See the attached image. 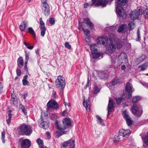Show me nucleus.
Masks as SVG:
<instances>
[{
  "instance_id": "nucleus-23",
  "label": "nucleus",
  "mask_w": 148,
  "mask_h": 148,
  "mask_svg": "<svg viewBox=\"0 0 148 148\" xmlns=\"http://www.w3.org/2000/svg\"><path fill=\"white\" fill-rule=\"evenodd\" d=\"M83 105L86 108L87 111L89 112L90 110V106L89 102H86L85 99L84 100Z\"/></svg>"
},
{
  "instance_id": "nucleus-19",
  "label": "nucleus",
  "mask_w": 148,
  "mask_h": 148,
  "mask_svg": "<svg viewBox=\"0 0 148 148\" xmlns=\"http://www.w3.org/2000/svg\"><path fill=\"white\" fill-rule=\"evenodd\" d=\"M39 21L40 25L41 35L43 37L45 35L46 31V28L45 26V23L42 20L41 18H40Z\"/></svg>"
},
{
  "instance_id": "nucleus-10",
  "label": "nucleus",
  "mask_w": 148,
  "mask_h": 148,
  "mask_svg": "<svg viewBox=\"0 0 148 148\" xmlns=\"http://www.w3.org/2000/svg\"><path fill=\"white\" fill-rule=\"evenodd\" d=\"M75 141L72 139L64 142L61 145V148H75Z\"/></svg>"
},
{
  "instance_id": "nucleus-41",
  "label": "nucleus",
  "mask_w": 148,
  "mask_h": 148,
  "mask_svg": "<svg viewBox=\"0 0 148 148\" xmlns=\"http://www.w3.org/2000/svg\"><path fill=\"white\" fill-rule=\"evenodd\" d=\"M24 43L26 46L27 47V48L30 50L32 49L33 48L34 46H30L29 44L27 43L26 42H24Z\"/></svg>"
},
{
  "instance_id": "nucleus-56",
  "label": "nucleus",
  "mask_w": 148,
  "mask_h": 148,
  "mask_svg": "<svg viewBox=\"0 0 148 148\" xmlns=\"http://www.w3.org/2000/svg\"><path fill=\"white\" fill-rule=\"evenodd\" d=\"M57 133L58 134L57 136L58 137H60V136L62 135V134H64V133H61V132H59L58 131L57 132Z\"/></svg>"
},
{
  "instance_id": "nucleus-37",
  "label": "nucleus",
  "mask_w": 148,
  "mask_h": 148,
  "mask_svg": "<svg viewBox=\"0 0 148 148\" xmlns=\"http://www.w3.org/2000/svg\"><path fill=\"white\" fill-rule=\"evenodd\" d=\"M140 98V97L138 96L134 97L133 98L132 102L133 103H135L137 102Z\"/></svg>"
},
{
  "instance_id": "nucleus-13",
  "label": "nucleus",
  "mask_w": 148,
  "mask_h": 148,
  "mask_svg": "<svg viewBox=\"0 0 148 148\" xmlns=\"http://www.w3.org/2000/svg\"><path fill=\"white\" fill-rule=\"evenodd\" d=\"M122 115L126 121L128 126L131 125L133 123L132 118L129 116L128 112L125 110L122 112Z\"/></svg>"
},
{
  "instance_id": "nucleus-53",
  "label": "nucleus",
  "mask_w": 148,
  "mask_h": 148,
  "mask_svg": "<svg viewBox=\"0 0 148 148\" xmlns=\"http://www.w3.org/2000/svg\"><path fill=\"white\" fill-rule=\"evenodd\" d=\"M49 22L52 25H53L55 23V20L52 18L50 19Z\"/></svg>"
},
{
  "instance_id": "nucleus-50",
  "label": "nucleus",
  "mask_w": 148,
  "mask_h": 148,
  "mask_svg": "<svg viewBox=\"0 0 148 148\" xmlns=\"http://www.w3.org/2000/svg\"><path fill=\"white\" fill-rule=\"evenodd\" d=\"M22 82L24 86L27 85L28 83V81L27 80L23 79Z\"/></svg>"
},
{
  "instance_id": "nucleus-60",
  "label": "nucleus",
  "mask_w": 148,
  "mask_h": 148,
  "mask_svg": "<svg viewBox=\"0 0 148 148\" xmlns=\"http://www.w3.org/2000/svg\"><path fill=\"white\" fill-rule=\"evenodd\" d=\"M97 0H92V3L91 5H92L93 4H94L95 3Z\"/></svg>"
},
{
  "instance_id": "nucleus-49",
  "label": "nucleus",
  "mask_w": 148,
  "mask_h": 148,
  "mask_svg": "<svg viewBox=\"0 0 148 148\" xmlns=\"http://www.w3.org/2000/svg\"><path fill=\"white\" fill-rule=\"evenodd\" d=\"M145 55H143L142 56H141L138 59V60H140L141 62L145 59Z\"/></svg>"
},
{
  "instance_id": "nucleus-42",
  "label": "nucleus",
  "mask_w": 148,
  "mask_h": 148,
  "mask_svg": "<svg viewBox=\"0 0 148 148\" xmlns=\"http://www.w3.org/2000/svg\"><path fill=\"white\" fill-rule=\"evenodd\" d=\"M123 99V98L122 97H120L116 98H115V99L116 100V102L117 103H120L121 102Z\"/></svg>"
},
{
  "instance_id": "nucleus-2",
  "label": "nucleus",
  "mask_w": 148,
  "mask_h": 148,
  "mask_svg": "<svg viewBox=\"0 0 148 148\" xmlns=\"http://www.w3.org/2000/svg\"><path fill=\"white\" fill-rule=\"evenodd\" d=\"M110 40V43L107 47L106 52L108 53H112L115 51L116 48L118 49L122 47V42L111 38Z\"/></svg>"
},
{
  "instance_id": "nucleus-18",
  "label": "nucleus",
  "mask_w": 148,
  "mask_h": 148,
  "mask_svg": "<svg viewBox=\"0 0 148 148\" xmlns=\"http://www.w3.org/2000/svg\"><path fill=\"white\" fill-rule=\"evenodd\" d=\"M38 123L39 126L44 129H47L49 128V125L48 123L43 121L42 118L39 119Z\"/></svg>"
},
{
  "instance_id": "nucleus-25",
  "label": "nucleus",
  "mask_w": 148,
  "mask_h": 148,
  "mask_svg": "<svg viewBox=\"0 0 148 148\" xmlns=\"http://www.w3.org/2000/svg\"><path fill=\"white\" fill-rule=\"evenodd\" d=\"M12 98L11 100L12 103L14 105L17 104L16 97L14 93H13L11 95Z\"/></svg>"
},
{
  "instance_id": "nucleus-33",
  "label": "nucleus",
  "mask_w": 148,
  "mask_h": 148,
  "mask_svg": "<svg viewBox=\"0 0 148 148\" xmlns=\"http://www.w3.org/2000/svg\"><path fill=\"white\" fill-rule=\"evenodd\" d=\"M25 62L27 63L29 59V52H27V51H25Z\"/></svg>"
},
{
  "instance_id": "nucleus-26",
  "label": "nucleus",
  "mask_w": 148,
  "mask_h": 148,
  "mask_svg": "<svg viewBox=\"0 0 148 148\" xmlns=\"http://www.w3.org/2000/svg\"><path fill=\"white\" fill-rule=\"evenodd\" d=\"M148 66V63H144L142 65H140L138 68L140 71H143L146 69Z\"/></svg>"
},
{
  "instance_id": "nucleus-47",
  "label": "nucleus",
  "mask_w": 148,
  "mask_h": 148,
  "mask_svg": "<svg viewBox=\"0 0 148 148\" xmlns=\"http://www.w3.org/2000/svg\"><path fill=\"white\" fill-rule=\"evenodd\" d=\"M137 36L138 38L136 39L137 41H140V36L139 29H138L137 31Z\"/></svg>"
},
{
  "instance_id": "nucleus-1",
  "label": "nucleus",
  "mask_w": 148,
  "mask_h": 148,
  "mask_svg": "<svg viewBox=\"0 0 148 148\" xmlns=\"http://www.w3.org/2000/svg\"><path fill=\"white\" fill-rule=\"evenodd\" d=\"M115 54L111 57L112 65L116 64L117 66L122 64H126L128 62L127 56L124 53H122L119 54L118 53H116Z\"/></svg>"
},
{
  "instance_id": "nucleus-61",
  "label": "nucleus",
  "mask_w": 148,
  "mask_h": 148,
  "mask_svg": "<svg viewBox=\"0 0 148 148\" xmlns=\"http://www.w3.org/2000/svg\"><path fill=\"white\" fill-rule=\"evenodd\" d=\"M28 77V76L27 75H25L23 77V79L27 80V78Z\"/></svg>"
},
{
  "instance_id": "nucleus-32",
  "label": "nucleus",
  "mask_w": 148,
  "mask_h": 148,
  "mask_svg": "<svg viewBox=\"0 0 148 148\" xmlns=\"http://www.w3.org/2000/svg\"><path fill=\"white\" fill-rule=\"evenodd\" d=\"M142 139L145 144L146 145H148V134L145 137H143Z\"/></svg>"
},
{
  "instance_id": "nucleus-5",
  "label": "nucleus",
  "mask_w": 148,
  "mask_h": 148,
  "mask_svg": "<svg viewBox=\"0 0 148 148\" xmlns=\"http://www.w3.org/2000/svg\"><path fill=\"white\" fill-rule=\"evenodd\" d=\"M18 130L19 134L27 136L30 135L32 131V129L30 126L24 124L21 125Z\"/></svg>"
},
{
  "instance_id": "nucleus-59",
  "label": "nucleus",
  "mask_w": 148,
  "mask_h": 148,
  "mask_svg": "<svg viewBox=\"0 0 148 148\" xmlns=\"http://www.w3.org/2000/svg\"><path fill=\"white\" fill-rule=\"evenodd\" d=\"M64 105L65 106H71V104L70 103H67L66 102H64Z\"/></svg>"
},
{
  "instance_id": "nucleus-35",
  "label": "nucleus",
  "mask_w": 148,
  "mask_h": 148,
  "mask_svg": "<svg viewBox=\"0 0 148 148\" xmlns=\"http://www.w3.org/2000/svg\"><path fill=\"white\" fill-rule=\"evenodd\" d=\"M121 138L120 137V136H115L113 138V139L114 142L117 143L120 140Z\"/></svg>"
},
{
  "instance_id": "nucleus-62",
  "label": "nucleus",
  "mask_w": 148,
  "mask_h": 148,
  "mask_svg": "<svg viewBox=\"0 0 148 148\" xmlns=\"http://www.w3.org/2000/svg\"><path fill=\"white\" fill-rule=\"evenodd\" d=\"M125 68V66L124 65H123L121 66V69L122 70H124Z\"/></svg>"
},
{
  "instance_id": "nucleus-7",
  "label": "nucleus",
  "mask_w": 148,
  "mask_h": 148,
  "mask_svg": "<svg viewBox=\"0 0 148 148\" xmlns=\"http://www.w3.org/2000/svg\"><path fill=\"white\" fill-rule=\"evenodd\" d=\"M55 82L56 87L59 88L60 89H62L63 93V90L64 88L65 85L64 78L61 76H59L56 80Z\"/></svg>"
},
{
  "instance_id": "nucleus-39",
  "label": "nucleus",
  "mask_w": 148,
  "mask_h": 148,
  "mask_svg": "<svg viewBox=\"0 0 148 148\" xmlns=\"http://www.w3.org/2000/svg\"><path fill=\"white\" fill-rule=\"evenodd\" d=\"M143 14L145 18L148 19V9L146 8L144 11Z\"/></svg>"
},
{
  "instance_id": "nucleus-55",
  "label": "nucleus",
  "mask_w": 148,
  "mask_h": 148,
  "mask_svg": "<svg viewBox=\"0 0 148 148\" xmlns=\"http://www.w3.org/2000/svg\"><path fill=\"white\" fill-rule=\"evenodd\" d=\"M3 85L2 83L0 82V94L1 93V92L2 91V90L3 88Z\"/></svg>"
},
{
  "instance_id": "nucleus-16",
  "label": "nucleus",
  "mask_w": 148,
  "mask_h": 148,
  "mask_svg": "<svg viewBox=\"0 0 148 148\" xmlns=\"http://www.w3.org/2000/svg\"><path fill=\"white\" fill-rule=\"evenodd\" d=\"M21 148H29L31 146V142L27 139H22L21 143Z\"/></svg>"
},
{
  "instance_id": "nucleus-12",
  "label": "nucleus",
  "mask_w": 148,
  "mask_h": 148,
  "mask_svg": "<svg viewBox=\"0 0 148 148\" xmlns=\"http://www.w3.org/2000/svg\"><path fill=\"white\" fill-rule=\"evenodd\" d=\"M125 90L127 92V98L130 99L132 97V93L134 90L132 85L129 83H127L126 85Z\"/></svg>"
},
{
  "instance_id": "nucleus-38",
  "label": "nucleus",
  "mask_w": 148,
  "mask_h": 148,
  "mask_svg": "<svg viewBox=\"0 0 148 148\" xmlns=\"http://www.w3.org/2000/svg\"><path fill=\"white\" fill-rule=\"evenodd\" d=\"M100 90L99 88L95 86L93 88V92L94 94H97L99 93Z\"/></svg>"
},
{
  "instance_id": "nucleus-34",
  "label": "nucleus",
  "mask_w": 148,
  "mask_h": 148,
  "mask_svg": "<svg viewBox=\"0 0 148 148\" xmlns=\"http://www.w3.org/2000/svg\"><path fill=\"white\" fill-rule=\"evenodd\" d=\"M28 32L32 34V35L34 36L35 38H36V34L35 33L32 27H29L28 29Z\"/></svg>"
},
{
  "instance_id": "nucleus-24",
  "label": "nucleus",
  "mask_w": 148,
  "mask_h": 148,
  "mask_svg": "<svg viewBox=\"0 0 148 148\" xmlns=\"http://www.w3.org/2000/svg\"><path fill=\"white\" fill-rule=\"evenodd\" d=\"M28 25V23L27 22L23 21L20 25L19 27L21 30L23 31L26 27H27Z\"/></svg>"
},
{
  "instance_id": "nucleus-8",
  "label": "nucleus",
  "mask_w": 148,
  "mask_h": 148,
  "mask_svg": "<svg viewBox=\"0 0 148 148\" xmlns=\"http://www.w3.org/2000/svg\"><path fill=\"white\" fill-rule=\"evenodd\" d=\"M142 14V10L139 9L137 10H133L130 14V18L133 21L135 19L139 20L141 18V16Z\"/></svg>"
},
{
  "instance_id": "nucleus-20",
  "label": "nucleus",
  "mask_w": 148,
  "mask_h": 148,
  "mask_svg": "<svg viewBox=\"0 0 148 148\" xmlns=\"http://www.w3.org/2000/svg\"><path fill=\"white\" fill-rule=\"evenodd\" d=\"M113 108V102L112 100L110 99H109V103L108 104V116L110 114L109 112H111L112 109Z\"/></svg>"
},
{
  "instance_id": "nucleus-44",
  "label": "nucleus",
  "mask_w": 148,
  "mask_h": 148,
  "mask_svg": "<svg viewBox=\"0 0 148 148\" xmlns=\"http://www.w3.org/2000/svg\"><path fill=\"white\" fill-rule=\"evenodd\" d=\"M96 117L98 119V122L100 123H101L102 122V121L101 117L98 115H96Z\"/></svg>"
},
{
  "instance_id": "nucleus-27",
  "label": "nucleus",
  "mask_w": 148,
  "mask_h": 148,
  "mask_svg": "<svg viewBox=\"0 0 148 148\" xmlns=\"http://www.w3.org/2000/svg\"><path fill=\"white\" fill-rule=\"evenodd\" d=\"M126 27L127 26L126 25L123 24L121 25L119 28L118 32H123Z\"/></svg>"
},
{
  "instance_id": "nucleus-51",
  "label": "nucleus",
  "mask_w": 148,
  "mask_h": 148,
  "mask_svg": "<svg viewBox=\"0 0 148 148\" xmlns=\"http://www.w3.org/2000/svg\"><path fill=\"white\" fill-rule=\"evenodd\" d=\"M27 63L25 62L24 66V70H26L27 73L28 72V68H27Z\"/></svg>"
},
{
  "instance_id": "nucleus-36",
  "label": "nucleus",
  "mask_w": 148,
  "mask_h": 148,
  "mask_svg": "<svg viewBox=\"0 0 148 148\" xmlns=\"http://www.w3.org/2000/svg\"><path fill=\"white\" fill-rule=\"evenodd\" d=\"M37 142L40 148L41 147H42L43 146V141L40 139L38 138L37 139Z\"/></svg>"
},
{
  "instance_id": "nucleus-15",
  "label": "nucleus",
  "mask_w": 148,
  "mask_h": 148,
  "mask_svg": "<svg viewBox=\"0 0 148 148\" xmlns=\"http://www.w3.org/2000/svg\"><path fill=\"white\" fill-rule=\"evenodd\" d=\"M108 39L107 37L103 36L98 37L97 39V42L98 45H105L107 44Z\"/></svg>"
},
{
  "instance_id": "nucleus-58",
  "label": "nucleus",
  "mask_w": 148,
  "mask_h": 148,
  "mask_svg": "<svg viewBox=\"0 0 148 148\" xmlns=\"http://www.w3.org/2000/svg\"><path fill=\"white\" fill-rule=\"evenodd\" d=\"M56 93L55 91H53L52 93V96L53 98H56Z\"/></svg>"
},
{
  "instance_id": "nucleus-64",
  "label": "nucleus",
  "mask_w": 148,
  "mask_h": 148,
  "mask_svg": "<svg viewBox=\"0 0 148 148\" xmlns=\"http://www.w3.org/2000/svg\"><path fill=\"white\" fill-rule=\"evenodd\" d=\"M36 53L37 54H38L39 53V50H37L36 51Z\"/></svg>"
},
{
  "instance_id": "nucleus-43",
  "label": "nucleus",
  "mask_w": 148,
  "mask_h": 148,
  "mask_svg": "<svg viewBox=\"0 0 148 148\" xmlns=\"http://www.w3.org/2000/svg\"><path fill=\"white\" fill-rule=\"evenodd\" d=\"M57 116L56 114H53L51 115V118L52 120H54L57 119Z\"/></svg>"
},
{
  "instance_id": "nucleus-6",
  "label": "nucleus",
  "mask_w": 148,
  "mask_h": 148,
  "mask_svg": "<svg viewBox=\"0 0 148 148\" xmlns=\"http://www.w3.org/2000/svg\"><path fill=\"white\" fill-rule=\"evenodd\" d=\"M91 53L93 58L96 59H99L102 58L101 54L97 49V46L96 44H92L90 45Z\"/></svg>"
},
{
  "instance_id": "nucleus-54",
  "label": "nucleus",
  "mask_w": 148,
  "mask_h": 148,
  "mask_svg": "<svg viewBox=\"0 0 148 148\" xmlns=\"http://www.w3.org/2000/svg\"><path fill=\"white\" fill-rule=\"evenodd\" d=\"M91 4H90L89 3H85L84 5V8H88V6H91L92 5H91Z\"/></svg>"
},
{
  "instance_id": "nucleus-11",
  "label": "nucleus",
  "mask_w": 148,
  "mask_h": 148,
  "mask_svg": "<svg viewBox=\"0 0 148 148\" xmlns=\"http://www.w3.org/2000/svg\"><path fill=\"white\" fill-rule=\"evenodd\" d=\"M131 110L133 113L137 116H140L142 114V109L140 106L134 105L132 107Z\"/></svg>"
},
{
  "instance_id": "nucleus-63",
  "label": "nucleus",
  "mask_w": 148,
  "mask_h": 148,
  "mask_svg": "<svg viewBox=\"0 0 148 148\" xmlns=\"http://www.w3.org/2000/svg\"><path fill=\"white\" fill-rule=\"evenodd\" d=\"M65 113V111L64 110V111L62 113V115H63V116H64Z\"/></svg>"
},
{
  "instance_id": "nucleus-31",
  "label": "nucleus",
  "mask_w": 148,
  "mask_h": 148,
  "mask_svg": "<svg viewBox=\"0 0 148 148\" xmlns=\"http://www.w3.org/2000/svg\"><path fill=\"white\" fill-rule=\"evenodd\" d=\"M120 82V79L117 77H115L112 82V84L113 85L116 84Z\"/></svg>"
},
{
  "instance_id": "nucleus-30",
  "label": "nucleus",
  "mask_w": 148,
  "mask_h": 148,
  "mask_svg": "<svg viewBox=\"0 0 148 148\" xmlns=\"http://www.w3.org/2000/svg\"><path fill=\"white\" fill-rule=\"evenodd\" d=\"M128 27L130 30H132L135 28V25L133 21L130 22L128 24Z\"/></svg>"
},
{
  "instance_id": "nucleus-29",
  "label": "nucleus",
  "mask_w": 148,
  "mask_h": 148,
  "mask_svg": "<svg viewBox=\"0 0 148 148\" xmlns=\"http://www.w3.org/2000/svg\"><path fill=\"white\" fill-rule=\"evenodd\" d=\"M8 112H9V114H8V119H7L6 121H7V123L8 125H9L11 122V119L12 115L11 114V112H12L11 110H9Z\"/></svg>"
},
{
  "instance_id": "nucleus-17",
  "label": "nucleus",
  "mask_w": 148,
  "mask_h": 148,
  "mask_svg": "<svg viewBox=\"0 0 148 148\" xmlns=\"http://www.w3.org/2000/svg\"><path fill=\"white\" fill-rule=\"evenodd\" d=\"M131 132L130 130H125L123 129L120 130L119 131V134L120 136H122L124 137V139L127 138L128 136L130 134Z\"/></svg>"
},
{
  "instance_id": "nucleus-21",
  "label": "nucleus",
  "mask_w": 148,
  "mask_h": 148,
  "mask_svg": "<svg viewBox=\"0 0 148 148\" xmlns=\"http://www.w3.org/2000/svg\"><path fill=\"white\" fill-rule=\"evenodd\" d=\"M108 0H98L96 3V6H101L102 7L105 6L107 3Z\"/></svg>"
},
{
  "instance_id": "nucleus-52",
  "label": "nucleus",
  "mask_w": 148,
  "mask_h": 148,
  "mask_svg": "<svg viewBox=\"0 0 148 148\" xmlns=\"http://www.w3.org/2000/svg\"><path fill=\"white\" fill-rule=\"evenodd\" d=\"M16 74L18 76H20L21 74V70L19 69H17L16 70Z\"/></svg>"
},
{
  "instance_id": "nucleus-46",
  "label": "nucleus",
  "mask_w": 148,
  "mask_h": 148,
  "mask_svg": "<svg viewBox=\"0 0 148 148\" xmlns=\"http://www.w3.org/2000/svg\"><path fill=\"white\" fill-rule=\"evenodd\" d=\"M5 132L4 131H3L1 134V138L2 141L3 143H4L5 142V140H4L5 138Z\"/></svg>"
},
{
  "instance_id": "nucleus-28",
  "label": "nucleus",
  "mask_w": 148,
  "mask_h": 148,
  "mask_svg": "<svg viewBox=\"0 0 148 148\" xmlns=\"http://www.w3.org/2000/svg\"><path fill=\"white\" fill-rule=\"evenodd\" d=\"M84 22L86 24L88 25L89 26L92 27L93 26L92 23L90 21V19L88 18H87L84 19Z\"/></svg>"
},
{
  "instance_id": "nucleus-14",
  "label": "nucleus",
  "mask_w": 148,
  "mask_h": 148,
  "mask_svg": "<svg viewBox=\"0 0 148 148\" xmlns=\"http://www.w3.org/2000/svg\"><path fill=\"white\" fill-rule=\"evenodd\" d=\"M47 106L48 110L51 108L57 109L59 108L58 103L53 99L50 100L47 103Z\"/></svg>"
},
{
  "instance_id": "nucleus-4",
  "label": "nucleus",
  "mask_w": 148,
  "mask_h": 148,
  "mask_svg": "<svg viewBox=\"0 0 148 148\" xmlns=\"http://www.w3.org/2000/svg\"><path fill=\"white\" fill-rule=\"evenodd\" d=\"M64 127H62L60 125V122L56 121L55 122L56 126L59 130H64L67 128L71 126V122L70 119L69 118H65L62 120Z\"/></svg>"
},
{
  "instance_id": "nucleus-48",
  "label": "nucleus",
  "mask_w": 148,
  "mask_h": 148,
  "mask_svg": "<svg viewBox=\"0 0 148 148\" xmlns=\"http://www.w3.org/2000/svg\"><path fill=\"white\" fill-rule=\"evenodd\" d=\"M65 46L66 48L69 49H70L71 48V45L68 42H65Z\"/></svg>"
},
{
  "instance_id": "nucleus-40",
  "label": "nucleus",
  "mask_w": 148,
  "mask_h": 148,
  "mask_svg": "<svg viewBox=\"0 0 148 148\" xmlns=\"http://www.w3.org/2000/svg\"><path fill=\"white\" fill-rule=\"evenodd\" d=\"M20 108L21 109L22 112L25 114H26L27 113V112L25 107L22 105H20Z\"/></svg>"
},
{
  "instance_id": "nucleus-45",
  "label": "nucleus",
  "mask_w": 148,
  "mask_h": 148,
  "mask_svg": "<svg viewBox=\"0 0 148 148\" xmlns=\"http://www.w3.org/2000/svg\"><path fill=\"white\" fill-rule=\"evenodd\" d=\"M82 29L85 34L87 35L90 34V32L88 30V29H85L83 27L82 28Z\"/></svg>"
},
{
  "instance_id": "nucleus-9",
  "label": "nucleus",
  "mask_w": 148,
  "mask_h": 148,
  "mask_svg": "<svg viewBox=\"0 0 148 148\" xmlns=\"http://www.w3.org/2000/svg\"><path fill=\"white\" fill-rule=\"evenodd\" d=\"M41 4V8L42 13L46 16H48L50 13V7L47 3V1L45 2L42 0Z\"/></svg>"
},
{
  "instance_id": "nucleus-57",
  "label": "nucleus",
  "mask_w": 148,
  "mask_h": 148,
  "mask_svg": "<svg viewBox=\"0 0 148 148\" xmlns=\"http://www.w3.org/2000/svg\"><path fill=\"white\" fill-rule=\"evenodd\" d=\"M46 135L48 137V138L49 139L50 138H51L50 134L49 132H47L46 133Z\"/></svg>"
},
{
  "instance_id": "nucleus-3",
  "label": "nucleus",
  "mask_w": 148,
  "mask_h": 148,
  "mask_svg": "<svg viewBox=\"0 0 148 148\" xmlns=\"http://www.w3.org/2000/svg\"><path fill=\"white\" fill-rule=\"evenodd\" d=\"M128 0H116L117 3L116 4V14L119 16L122 17L123 18H125L126 14L124 9L121 7L124 5Z\"/></svg>"
},
{
  "instance_id": "nucleus-22",
  "label": "nucleus",
  "mask_w": 148,
  "mask_h": 148,
  "mask_svg": "<svg viewBox=\"0 0 148 148\" xmlns=\"http://www.w3.org/2000/svg\"><path fill=\"white\" fill-rule=\"evenodd\" d=\"M17 65L18 66H24L23 60L22 57H20L17 60Z\"/></svg>"
}]
</instances>
